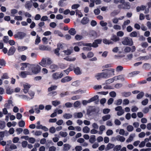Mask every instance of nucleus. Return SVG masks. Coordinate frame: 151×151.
I'll list each match as a JSON object with an SVG mask.
<instances>
[{
	"label": "nucleus",
	"instance_id": "obj_53",
	"mask_svg": "<svg viewBox=\"0 0 151 151\" xmlns=\"http://www.w3.org/2000/svg\"><path fill=\"white\" fill-rule=\"evenodd\" d=\"M48 20V17L47 16H43L40 19V20L42 22H44Z\"/></svg>",
	"mask_w": 151,
	"mask_h": 151
},
{
	"label": "nucleus",
	"instance_id": "obj_16",
	"mask_svg": "<svg viewBox=\"0 0 151 151\" xmlns=\"http://www.w3.org/2000/svg\"><path fill=\"white\" fill-rule=\"evenodd\" d=\"M135 137V134H131L129 137L126 140V142L127 143L131 142L133 140L134 137Z\"/></svg>",
	"mask_w": 151,
	"mask_h": 151
},
{
	"label": "nucleus",
	"instance_id": "obj_20",
	"mask_svg": "<svg viewBox=\"0 0 151 151\" xmlns=\"http://www.w3.org/2000/svg\"><path fill=\"white\" fill-rule=\"evenodd\" d=\"M12 101L11 100H9L8 101V103H6L4 105V106L5 108H6V109H9L10 108V106L12 105V106L13 105H12Z\"/></svg>",
	"mask_w": 151,
	"mask_h": 151
},
{
	"label": "nucleus",
	"instance_id": "obj_42",
	"mask_svg": "<svg viewBox=\"0 0 151 151\" xmlns=\"http://www.w3.org/2000/svg\"><path fill=\"white\" fill-rule=\"evenodd\" d=\"M52 78L54 80H57L59 78L58 73H56L52 74Z\"/></svg>",
	"mask_w": 151,
	"mask_h": 151
},
{
	"label": "nucleus",
	"instance_id": "obj_47",
	"mask_svg": "<svg viewBox=\"0 0 151 151\" xmlns=\"http://www.w3.org/2000/svg\"><path fill=\"white\" fill-rule=\"evenodd\" d=\"M119 12L117 10H114L110 14L111 16L112 17L118 14Z\"/></svg>",
	"mask_w": 151,
	"mask_h": 151
},
{
	"label": "nucleus",
	"instance_id": "obj_32",
	"mask_svg": "<svg viewBox=\"0 0 151 151\" xmlns=\"http://www.w3.org/2000/svg\"><path fill=\"white\" fill-rule=\"evenodd\" d=\"M139 35V33L134 31L131 32L129 35L131 37H137Z\"/></svg>",
	"mask_w": 151,
	"mask_h": 151
},
{
	"label": "nucleus",
	"instance_id": "obj_52",
	"mask_svg": "<svg viewBox=\"0 0 151 151\" xmlns=\"http://www.w3.org/2000/svg\"><path fill=\"white\" fill-rule=\"evenodd\" d=\"M69 92L67 91L66 92H64L60 94V96L61 97H62L65 96H66L69 95Z\"/></svg>",
	"mask_w": 151,
	"mask_h": 151
},
{
	"label": "nucleus",
	"instance_id": "obj_10",
	"mask_svg": "<svg viewBox=\"0 0 151 151\" xmlns=\"http://www.w3.org/2000/svg\"><path fill=\"white\" fill-rule=\"evenodd\" d=\"M39 50H50L51 49L50 47L43 45H39Z\"/></svg>",
	"mask_w": 151,
	"mask_h": 151
},
{
	"label": "nucleus",
	"instance_id": "obj_27",
	"mask_svg": "<svg viewBox=\"0 0 151 151\" xmlns=\"http://www.w3.org/2000/svg\"><path fill=\"white\" fill-rule=\"evenodd\" d=\"M27 49V47L24 46H19L18 47L17 50L19 52H21L24 51Z\"/></svg>",
	"mask_w": 151,
	"mask_h": 151
},
{
	"label": "nucleus",
	"instance_id": "obj_50",
	"mask_svg": "<svg viewBox=\"0 0 151 151\" xmlns=\"http://www.w3.org/2000/svg\"><path fill=\"white\" fill-rule=\"evenodd\" d=\"M122 146L121 145H117L114 147V150L115 151H118L121 150Z\"/></svg>",
	"mask_w": 151,
	"mask_h": 151
},
{
	"label": "nucleus",
	"instance_id": "obj_1",
	"mask_svg": "<svg viewBox=\"0 0 151 151\" xmlns=\"http://www.w3.org/2000/svg\"><path fill=\"white\" fill-rule=\"evenodd\" d=\"M41 67L38 65H31L30 70L27 72V74L32 75L33 74H37L40 72Z\"/></svg>",
	"mask_w": 151,
	"mask_h": 151
},
{
	"label": "nucleus",
	"instance_id": "obj_59",
	"mask_svg": "<svg viewBox=\"0 0 151 151\" xmlns=\"http://www.w3.org/2000/svg\"><path fill=\"white\" fill-rule=\"evenodd\" d=\"M131 51V48L129 47H126L124 49L125 52L127 53Z\"/></svg>",
	"mask_w": 151,
	"mask_h": 151
},
{
	"label": "nucleus",
	"instance_id": "obj_22",
	"mask_svg": "<svg viewBox=\"0 0 151 151\" xmlns=\"http://www.w3.org/2000/svg\"><path fill=\"white\" fill-rule=\"evenodd\" d=\"M89 139V142L93 144L96 141V136L94 135H92L90 136Z\"/></svg>",
	"mask_w": 151,
	"mask_h": 151
},
{
	"label": "nucleus",
	"instance_id": "obj_12",
	"mask_svg": "<svg viewBox=\"0 0 151 151\" xmlns=\"http://www.w3.org/2000/svg\"><path fill=\"white\" fill-rule=\"evenodd\" d=\"M71 77L69 76H66L61 79V81L62 83H65L70 81L72 80Z\"/></svg>",
	"mask_w": 151,
	"mask_h": 151
},
{
	"label": "nucleus",
	"instance_id": "obj_26",
	"mask_svg": "<svg viewBox=\"0 0 151 151\" xmlns=\"http://www.w3.org/2000/svg\"><path fill=\"white\" fill-rule=\"evenodd\" d=\"M74 71L76 75H80L81 74V72L80 68L77 67L74 68Z\"/></svg>",
	"mask_w": 151,
	"mask_h": 151
},
{
	"label": "nucleus",
	"instance_id": "obj_57",
	"mask_svg": "<svg viewBox=\"0 0 151 151\" xmlns=\"http://www.w3.org/2000/svg\"><path fill=\"white\" fill-rule=\"evenodd\" d=\"M28 71V70H27V71H26L21 72L20 76H21L22 78L25 77L26 76V75H28L27 73V72Z\"/></svg>",
	"mask_w": 151,
	"mask_h": 151
},
{
	"label": "nucleus",
	"instance_id": "obj_43",
	"mask_svg": "<svg viewBox=\"0 0 151 151\" xmlns=\"http://www.w3.org/2000/svg\"><path fill=\"white\" fill-rule=\"evenodd\" d=\"M99 98V96L98 95H96L94 96L93 97L91 98L89 100L90 102L94 101L97 100Z\"/></svg>",
	"mask_w": 151,
	"mask_h": 151
},
{
	"label": "nucleus",
	"instance_id": "obj_18",
	"mask_svg": "<svg viewBox=\"0 0 151 151\" xmlns=\"http://www.w3.org/2000/svg\"><path fill=\"white\" fill-rule=\"evenodd\" d=\"M73 115L70 113H65L63 116V117L66 119H69L72 118Z\"/></svg>",
	"mask_w": 151,
	"mask_h": 151
},
{
	"label": "nucleus",
	"instance_id": "obj_31",
	"mask_svg": "<svg viewBox=\"0 0 151 151\" xmlns=\"http://www.w3.org/2000/svg\"><path fill=\"white\" fill-rule=\"evenodd\" d=\"M68 33L70 35H74L76 34V32L75 29L72 28L69 30Z\"/></svg>",
	"mask_w": 151,
	"mask_h": 151
},
{
	"label": "nucleus",
	"instance_id": "obj_9",
	"mask_svg": "<svg viewBox=\"0 0 151 151\" xmlns=\"http://www.w3.org/2000/svg\"><path fill=\"white\" fill-rule=\"evenodd\" d=\"M107 72H105V73L107 74V78L108 77H110L111 76L113 75V76L114 75V69L112 68H110L107 69L106 70Z\"/></svg>",
	"mask_w": 151,
	"mask_h": 151
},
{
	"label": "nucleus",
	"instance_id": "obj_63",
	"mask_svg": "<svg viewBox=\"0 0 151 151\" xmlns=\"http://www.w3.org/2000/svg\"><path fill=\"white\" fill-rule=\"evenodd\" d=\"M148 102V100L147 99H145L142 101L141 103L142 105L145 106L147 104Z\"/></svg>",
	"mask_w": 151,
	"mask_h": 151
},
{
	"label": "nucleus",
	"instance_id": "obj_62",
	"mask_svg": "<svg viewBox=\"0 0 151 151\" xmlns=\"http://www.w3.org/2000/svg\"><path fill=\"white\" fill-rule=\"evenodd\" d=\"M57 87V86H52L48 88V91H51L55 89Z\"/></svg>",
	"mask_w": 151,
	"mask_h": 151
},
{
	"label": "nucleus",
	"instance_id": "obj_36",
	"mask_svg": "<svg viewBox=\"0 0 151 151\" xmlns=\"http://www.w3.org/2000/svg\"><path fill=\"white\" fill-rule=\"evenodd\" d=\"M89 35L91 37H97V34L95 31H91L90 32Z\"/></svg>",
	"mask_w": 151,
	"mask_h": 151
},
{
	"label": "nucleus",
	"instance_id": "obj_7",
	"mask_svg": "<svg viewBox=\"0 0 151 151\" xmlns=\"http://www.w3.org/2000/svg\"><path fill=\"white\" fill-rule=\"evenodd\" d=\"M22 67L21 68V69L22 70H25V68H26V70H30V67L31 65L28 63H22L21 64Z\"/></svg>",
	"mask_w": 151,
	"mask_h": 151
},
{
	"label": "nucleus",
	"instance_id": "obj_4",
	"mask_svg": "<svg viewBox=\"0 0 151 151\" xmlns=\"http://www.w3.org/2000/svg\"><path fill=\"white\" fill-rule=\"evenodd\" d=\"M107 74L105 72H102L96 74L95 75V78L98 80H99L101 78H107Z\"/></svg>",
	"mask_w": 151,
	"mask_h": 151
},
{
	"label": "nucleus",
	"instance_id": "obj_25",
	"mask_svg": "<svg viewBox=\"0 0 151 151\" xmlns=\"http://www.w3.org/2000/svg\"><path fill=\"white\" fill-rule=\"evenodd\" d=\"M106 127L104 125L100 126L99 127L100 131L99 132V133L100 134H102L103 131L105 130Z\"/></svg>",
	"mask_w": 151,
	"mask_h": 151
},
{
	"label": "nucleus",
	"instance_id": "obj_46",
	"mask_svg": "<svg viewBox=\"0 0 151 151\" xmlns=\"http://www.w3.org/2000/svg\"><path fill=\"white\" fill-rule=\"evenodd\" d=\"M18 124L19 127H23L24 126L25 123L23 120H21L19 122Z\"/></svg>",
	"mask_w": 151,
	"mask_h": 151
},
{
	"label": "nucleus",
	"instance_id": "obj_38",
	"mask_svg": "<svg viewBox=\"0 0 151 151\" xmlns=\"http://www.w3.org/2000/svg\"><path fill=\"white\" fill-rule=\"evenodd\" d=\"M74 116L76 117L80 118L82 117L83 116V114L81 112H78L75 113L74 114Z\"/></svg>",
	"mask_w": 151,
	"mask_h": 151
},
{
	"label": "nucleus",
	"instance_id": "obj_45",
	"mask_svg": "<svg viewBox=\"0 0 151 151\" xmlns=\"http://www.w3.org/2000/svg\"><path fill=\"white\" fill-rule=\"evenodd\" d=\"M131 93L130 92H124L122 93V96L125 97H127L130 95Z\"/></svg>",
	"mask_w": 151,
	"mask_h": 151
},
{
	"label": "nucleus",
	"instance_id": "obj_41",
	"mask_svg": "<svg viewBox=\"0 0 151 151\" xmlns=\"http://www.w3.org/2000/svg\"><path fill=\"white\" fill-rule=\"evenodd\" d=\"M13 92V90L11 89L9 87H8L6 89V93L7 94H11Z\"/></svg>",
	"mask_w": 151,
	"mask_h": 151
},
{
	"label": "nucleus",
	"instance_id": "obj_58",
	"mask_svg": "<svg viewBox=\"0 0 151 151\" xmlns=\"http://www.w3.org/2000/svg\"><path fill=\"white\" fill-rule=\"evenodd\" d=\"M50 68L51 69L56 70L58 68V67L57 65L53 64L50 65Z\"/></svg>",
	"mask_w": 151,
	"mask_h": 151
},
{
	"label": "nucleus",
	"instance_id": "obj_21",
	"mask_svg": "<svg viewBox=\"0 0 151 151\" xmlns=\"http://www.w3.org/2000/svg\"><path fill=\"white\" fill-rule=\"evenodd\" d=\"M70 145L68 144H65L63 145V150L64 151H68L70 148Z\"/></svg>",
	"mask_w": 151,
	"mask_h": 151
},
{
	"label": "nucleus",
	"instance_id": "obj_14",
	"mask_svg": "<svg viewBox=\"0 0 151 151\" xmlns=\"http://www.w3.org/2000/svg\"><path fill=\"white\" fill-rule=\"evenodd\" d=\"M16 49L14 47L12 46L10 47L8 52L9 55H13L15 52Z\"/></svg>",
	"mask_w": 151,
	"mask_h": 151
},
{
	"label": "nucleus",
	"instance_id": "obj_35",
	"mask_svg": "<svg viewBox=\"0 0 151 151\" xmlns=\"http://www.w3.org/2000/svg\"><path fill=\"white\" fill-rule=\"evenodd\" d=\"M146 8V6L144 5H142L141 6H137L136 8L137 11V12H139L140 10H143Z\"/></svg>",
	"mask_w": 151,
	"mask_h": 151
},
{
	"label": "nucleus",
	"instance_id": "obj_28",
	"mask_svg": "<svg viewBox=\"0 0 151 151\" xmlns=\"http://www.w3.org/2000/svg\"><path fill=\"white\" fill-rule=\"evenodd\" d=\"M151 67V65L150 64L147 63L144 64L142 66L143 68L145 70L149 69Z\"/></svg>",
	"mask_w": 151,
	"mask_h": 151
},
{
	"label": "nucleus",
	"instance_id": "obj_64",
	"mask_svg": "<svg viewBox=\"0 0 151 151\" xmlns=\"http://www.w3.org/2000/svg\"><path fill=\"white\" fill-rule=\"evenodd\" d=\"M49 131L51 133L53 134L55 132L56 129L54 127H52L50 128Z\"/></svg>",
	"mask_w": 151,
	"mask_h": 151
},
{
	"label": "nucleus",
	"instance_id": "obj_11",
	"mask_svg": "<svg viewBox=\"0 0 151 151\" xmlns=\"http://www.w3.org/2000/svg\"><path fill=\"white\" fill-rule=\"evenodd\" d=\"M24 88L23 89L24 92L26 93H27L29 91V89L31 87V85L28 83H26L23 85Z\"/></svg>",
	"mask_w": 151,
	"mask_h": 151
},
{
	"label": "nucleus",
	"instance_id": "obj_34",
	"mask_svg": "<svg viewBox=\"0 0 151 151\" xmlns=\"http://www.w3.org/2000/svg\"><path fill=\"white\" fill-rule=\"evenodd\" d=\"M115 81L121 80H124V77L123 75H120L117 76H116L114 77Z\"/></svg>",
	"mask_w": 151,
	"mask_h": 151
},
{
	"label": "nucleus",
	"instance_id": "obj_60",
	"mask_svg": "<svg viewBox=\"0 0 151 151\" xmlns=\"http://www.w3.org/2000/svg\"><path fill=\"white\" fill-rule=\"evenodd\" d=\"M54 33L55 34L58 35V36L61 37H62L63 36V35L62 33L58 30H55L54 31Z\"/></svg>",
	"mask_w": 151,
	"mask_h": 151
},
{
	"label": "nucleus",
	"instance_id": "obj_37",
	"mask_svg": "<svg viewBox=\"0 0 151 151\" xmlns=\"http://www.w3.org/2000/svg\"><path fill=\"white\" fill-rule=\"evenodd\" d=\"M60 101L57 100L53 101H52V104L53 105L55 106H56L60 104Z\"/></svg>",
	"mask_w": 151,
	"mask_h": 151
},
{
	"label": "nucleus",
	"instance_id": "obj_51",
	"mask_svg": "<svg viewBox=\"0 0 151 151\" xmlns=\"http://www.w3.org/2000/svg\"><path fill=\"white\" fill-rule=\"evenodd\" d=\"M144 95V92H141L137 95V98L138 99H141L143 97Z\"/></svg>",
	"mask_w": 151,
	"mask_h": 151
},
{
	"label": "nucleus",
	"instance_id": "obj_39",
	"mask_svg": "<svg viewBox=\"0 0 151 151\" xmlns=\"http://www.w3.org/2000/svg\"><path fill=\"white\" fill-rule=\"evenodd\" d=\"M111 117V115L110 114H107L102 117V119L103 121H106L109 119Z\"/></svg>",
	"mask_w": 151,
	"mask_h": 151
},
{
	"label": "nucleus",
	"instance_id": "obj_13",
	"mask_svg": "<svg viewBox=\"0 0 151 151\" xmlns=\"http://www.w3.org/2000/svg\"><path fill=\"white\" fill-rule=\"evenodd\" d=\"M115 139L121 142H123L125 140V138L123 136H121L120 135H118L116 137Z\"/></svg>",
	"mask_w": 151,
	"mask_h": 151
},
{
	"label": "nucleus",
	"instance_id": "obj_40",
	"mask_svg": "<svg viewBox=\"0 0 151 151\" xmlns=\"http://www.w3.org/2000/svg\"><path fill=\"white\" fill-rule=\"evenodd\" d=\"M5 122L0 121V129H3L5 127Z\"/></svg>",
	"mask_w": 151,
	"mask_h": 151
},
{
	"label": "nucleus",
	"instance_id": "obj_19",
	"mask_svg": "<svg viewBox=\"0 0 151 151\" xmlns=\"http://www.w3.org/2000/svg\"><path fill=\"white\" fill-rule=\"evenodd\" d=\"M25 6L26 8L30 10L32 6V4L29 1H27L25 3Z\"/></svg>",
	"mask_w": 151,
	"mask_h": 151
},
{
	"label": "nucleus",
	"instance_id": "obj_29",
	"mask_svg": "<svg viewBox=\"0 0 151 151\" xmlns=\"http://www.w3.org/2000/svg\"><path fill=\"white\" fill-rule=\"evenodd\" d=\"M114 79V77H113L112 78L108 79L105 81V83L103 84V85L109 84L113 82L114 81H115Z\"/></svg>",
	"mask_w": 151,
	"mask_h": 151
},
{
	"label": "nucleus",
	"instance_id": "obj_24",
	"mask_svg": "<svg viewBox=\"0 0 151 151\" xmlns=\"http://www.w3.org/2000/svg\"><path fill=\"white\" fill-rule=\"evenodd\" d=\"M130 23V21L129 20L127 19L125 21L122 26L123 29H124L126 28V26L128 25Z\"/></svg>",
	"mask_w": 151,
	"mask_h": 151
},
{
	"label": "nucleus",
	"instance_id": "obj_5",
	"mask_svg": "<svg viewBox=\"0 0 151 151\" xmlns=\"http://www.w3.org/2000/svg\"><path fill=\"white\" fill-rule=\"evenodd\" d=\"M26 35L25 33L23 32H19L16 34L14 35V37L15 38L19 39H22L25 37Z\"/></svg>",
	"mask_w": 151,
	"mask_h": 151
},
{
	"label": "nucleus",
	"instance_id": "obj_15",
	"mask_svg": "<svg viewBox=\"0 0 151 151\" xmlns=\"http://www.w3.org/2000/svg\"><path fill=\"white\" fill-rule=\"evenodd\" d=\"M115 145L109 143L105 148L106 151H107L114 148Z\"/></svg>",
	"mask_w": 151,
	"mask_h": 151
},
{
	"label": "nucleus",
	"instance_id": "obj_54",
	"mask_svg": "<svg viewBox=\"0 0 151 151\" xmlns=\"http://www.w3.org/2000/svg\"><path fill=\"white\" fill-rule=\"evenodd\" d=\"M122 99H119L115 101L114 104L117 106L120 105L122 103Z\"/></svg>",
	"mask_w": 151,
	"mask_h": 151
},
{
	"label": "nucleus",
	"instance_id": "obj_49",
	"mask_svg": "<svg viewBox=\"0 0 151 151\" xmlns=\"http://www.w3.org/2000/svg\"><path fill=\"white\" fill-rule=\"evenodd\" d=\"M127 130L129 132H132L134 129V127L132 125H129L127 128Z\"/></svg>",
	"mask_w": 151,
	"mask_h": 151
},
{
	"label": "nucleus",
	"instance_id": "obj_48",
	"mask_svg": "<svg viewBox=\"0 0 151 151\" xmlns=\"http://www.w3.org/2000/svg\"><path fill=\"white\" fill-rule=\"evenodd\" d=\"M59 134L62 137H65L67 135L68 133L66 132L61 131L60 132Z\"/></svg>",
	"mask_w": 151,
	"mask_h": 151
},
{
	"label": "nucleus",
	"instance_id": "obj_33",
	"mask_svg": "<svg viewBox=\"0 0 151 151\" xmlns=\"http://www.w3.org/2000/svg\"><path fill=\"white\" fill-rule=\"evenodd\" d=\"M82 130L84 133H88L90 132V129L87 126H85L83 128Z\"/></svg>",
	"mask_w": 151,
	"mask_h": 151
},
{
	"label": "nucleus",
	"instance_id": "obj_56",
	"mask_svg": "<svg viewBox=\"0 0 151 151\" xmlns=\"http://www.w3.org/2000/svg\"><path fill=\"white\" fill-rule=\"evenodd\" d=\"M29 142L32 144L34 143L35 142V139L33 137H29L28 140Z\"/></svg>",
	"mask_w": 151,
	"mask_h": 151
},
{
	"label": "nucleus",
	"instance_id": "obj_8",
	"mask_svg": "<svg viewBox=\"0 0 151 151\" xmlns=\"http://www.w3.org/2000/svg\"><path fill=\"white\" fill-rule=\"evenodd\" d=\"M84 46H85L83 48V50L84 51H88L91 50V47L92 46V44L91 43H85L84 45Z\"/></svg>",
	"mask_w": 151,
	"mask_h": 151
},
{
	"label": "nucleus",
	"instance_id": "obj_55",
	"mask_svg": "<svg viewBox=\"0 0 151 151\" xmlns=\"http://www.w3.org/2000/svg\"><path fill=\"white\" fill-rule=\"evenodd\" d=\"M83 36L78 35H76L75 37V39L77 40H80L83 38Z\"/></svg>",
	"mask_w": 151,
	"mask_h": 151
},
{
	"label": "nucleus",
	"instance_id": "obj_6",
	"mask_svg": "<svg viewBox=\"0 0 151 151\" xmlns=\"http://www.w3.org/2000/svg\"><path fill=\"white\" fill-rule=\"evenodd\" d=\"M120 3L123 4L124 9H129L130 8V3L128 2H125V0H120Z\"/></svg>",
	"mask_w": 151,
	"mask_h": 151
},
{
	"label": "nucleus",
	"instance_id": "obj_23",
	"mask_svg": "<svg viewBox=\"0 0 151 151\" xmlns=\"http://www.w3.org/2000/svg\"><path fill=\"white\" fill-rule=\"evenodd\" d=\"M111 40L114 42H116L119 40V38L115 35H113L111 38Z\"/></svg>",
	"mask_w": 151,
	"mask_h": 151
},
{
	"label": "nucleus",
	"instance_id": "obj_44",
	"mask_svg": "<svg viewBox=\"0 0 151 151\" xmlns=\"http://www.w3.org/2000/svg\"><path fill=\"white\" fill-rule=\"evenodd\" d=\"M40 37L38 35H37L36 36V38L35 40V44L38 45L40 42Z\"/></svg>",
	"mask_w": 151,
	"mask_h": 151
},
{
	"label": "nucleus",
	"instance_id": "obj_2",
	"mask_svg": "<svg viewBox=\"0 0 151 151\" xmlns=\"http://www.w3.org/2000/svg\"><path fill=\"white\" fill-rule=\"evenodd\" d=\"M52 63L51 59L49 58H43L41 62L39 63V64L43 67H46L48 65Z\"/></svg>",
	"mask_w": 151,
	"mask_h": 151
},
{
	"label": "nucleus",
	"instance_id": "obj_3",
	"mask_svg": "<svg viewBox=\"0 0 151 151\" xmlns=\"http://www.w3.org/2000/svg\"><path fill=\"white\" fill-rule=\"evenodd\" d=\"M122 43L124 45L132 46L133 45V42L132 39H129L128 37H126L122 42Z\"/></svg>",
	"mask_w": 151,
	"mask_h": 151
},
{
	"label": "nucleus",
	"instance_id": "obj_61",
	"mask_svg": "<svg viewBox=\"0 0 151 151\" xmlns=\"http://www.w3.org/2000/svg\"><path fill=\"white\" fill-rule=\"evenodd\" d=\"M80 6L78 4H76L73 5L71 6V8L73 9H76L78 8Z\"/></svg>",
	"mask_w": 151,
	"mask_h": 151
},
{
	"label": "nucleus",
	"instance_id": "obj_17",
	"mask_svg": "<svg viewBox=\"0 0 151 151\" xmlns=\"http://www.w3.org/2000/svg\"><path fill=\"white\" fill-rule=\"evenodd\" d=\"M89 22V19L87 17H84L82 19L81 23L83 24H86Z\"/></svg>",
	"mask_w": 151,
	"mask_h": 151
},
{
	"label": "nucleus",
	"instance_id": "obj_30",
	"mask_svg": "<svg viewBox=\"0 0 151 151\" xmlns=\"http://www.w3.org/2000/svg\"><path fill=\"white\" fill-rule=\"evenodd\" d=\"M103 42L106 44L109 45L110 44H113V42L111 41L108 40L106 39H104L103 40Z\"/></svg>",
	"mask_w": 151,
	"mask_h": 151
}]
</instances>
